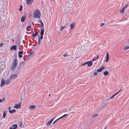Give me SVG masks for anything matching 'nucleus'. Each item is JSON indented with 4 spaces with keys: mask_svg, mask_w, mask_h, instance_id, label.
<instances>
[{
    "mask_svg": "<svg viewBox=\"0 0 129 129\" xmlns=\"http://www.w3.org/2000/svg\"><path fill=\"white\" fill-rule=\"evenodd\" d=\"M18 63V61L17 59H14L11 68L12 70H14L16 68Z\"/></svg>",
    "mask_w": 129,
    "mask_h": 129,
    "instance_id": "nucleus-1",
    "label": "nucleus"
},
{
    "mask_svg": "<svg viewBox=\"0 0 129 129\" xmlns=\"http://www.w3.org/2000/svg\"><path fill=\"white\" fill-rule=\"evenodd\" d=\"M40 15V12L39 10H34V16L35 18H39Z\"/></svg>",
    "mask_w": 129,
    "mask_h": 129,
    "instance_id": "nucleus-2",
    "label": "nucleus"
},
{
    "mask_svg": "<svg viewBox=\"0 0 129 129\" xmlns=\"http://www.w3.org/2000/svg\"><path fill=\"white\" fill-rule=\"evenodd\" d=\"M55 117H55L52 119H51L50 121H48L46 123V126H49L51 124L53 120H54Z\"/></svg>",
    "mask_w": 129,
    "mask_h": 129,
    "instance_id": "nucleus-3",
    "label": "nucleus"
},
{
    "mask_svg": "<svg viewBox=\"0 0 129 129\" xmlns=\"http://www.w3.org/2000/svg\"><path fill=\"white\" fill-rule=\"evenodd\" d=\"M36 107L35 105H31L29 107V109L30 110H34L36 108Z\"/></svg>",
    "mask_w": 129,
    "mask_h": 129,
    "instance_id": "nucleus-4",
    "label": "nucleus"
},
{
    "mask_svg": "<svg viewBox=\"0 0 129 129\" xmlns=\"http://www.w3.org/2000/svg\"><path fill=\"white\" fill-rule=\"evenodd\" d=\"M19 126L21 128H24V125L22 123V121H20L19 122Z\"/></svg>",
    "mask_w": 129,
    "mask_h": 129,
    "instance_id": "nucleus-5",
    "label": "nucleus"
},
{
    "mask_svg": "<svg viewBox=\"0 0 129 129\" xmlns=\"http://www.w3.org/2000/svg\"><path fill=\"white\" fill-rule=\"evenodd\" d=\"M20 103L18 104H16L14 106V108L16 109L20 108Z\"/></svg>",
    "mask_w": 129,
    "mask_h": 129,
    "instance_id": "nucleus-6",
    "label": "nucleus"
},
{
    "mask_svg": "<svg viewBox=\"0 0 129 129\" xmlns=\"http://www.w3.org/2000/svg\"><path fill=\"white\" fill-rule=\"evenodd\" d=\"M17 124H14L9 127V129H15L17 128Z\"/></svg>",
    "mask_w": 129,
    "mask_h": 129,
    "instance_id": "nucleus-7",
    "label": "nucleus"
},
{
    "mask_svg": "<svg viewBox=\"0 0 129 129\" xmlns=\"http://www.w3.org/2000/svg\"><path fill=\"white\" fill-rule=\"evenodd\" d=\"M66 5H64L63 6V7L65 8V9H64V12L65 13H67V12H68V10H67L68 9H69V8L68 7V6H67L66 7Z\"/></svg>",
    "mask_w": 129,
    "mask_h": 129,
    "instance_id": "nucleus-8",
    "label": "nucleus"
},
{
    "mask_svg": "<svg viewBox=\"0 0 129 129\" xmlns=\"http://www.w3.org/2000/svg\"><path fill=\"white\" fill-rule=\"evenodd\" d=\"M105 68L104 67H101L100 68L98 69L97 70V72L99 73L101 72Z\"/></svg>",
    "mask_w": 129,
    "mask_h": 129,
    "instance_id": "nucleus-9",
    "label": "nucleus"
},
{
    "mask_svg": "<svg viewBox=\"0 0 129 129\" xmlns=\"http://www.w3.org/2000/svg\"><path fill=\"white\" fill-rule=\"evenodd\" d=\"M4 85H5V80L2 79L1 81V82L0 84V86H3Z\"/></svg>",
    "mask_w": 129,
    "mask_h": 129,
    "instance_id": "nucleus-10",
    "label": "nucleus"
},
{
    "mask_svg": "<svg viewBox=\"0 0 129 129\" xmlns=\"http://www.w3.org/2000/svg\"><path fill=\"white\" fill-rule=\"evenodd\" d=\"M75 23H71L70 24V26L71 29L74 28L75 27Z\"/></svg>",
    "mask_w": 129,
    "mask_h": 129,
    "instance_id": "nucleus-11",
    "label": "nucleus"
},
{
    "mask_svg": "<svg viewBox=\"0 0 129 129\" xmlns=\"http://www.w3.org/2000/svg\"><path fill=\"white\" fill-rule=\"evenodd\" d=\"M17 49V48L16 46L12 45L10 48V50H13L15 51Z\"/></svg>",
    "mask_w": 129,
    "mask_h": 129,
    "instance_id": "nucleus-12",
    "label": "nucleus"
},
{
    "mask_svg": "<svg viewBox=\"0 0 129 129\" xmlns=\"http://www.w3.org/2000/svg\"><path fill=\"white\" fill-rule=\"evenodd\" d=\"M87 64H88V67H90L92 66V62L91 61L87 62H86Z\"/></svg>",
    "mask_w": 129,
    "mask_h": 129,
    "instance_id": "nucleus-13",
    "label": "nucleus"
},
{
    "mask_svg": "<svg viewBox=\"0 0 129 129\" xmlns=\"http://www.w3.org/2000/svg\"><path fill=\"white\" fill-rule=\"evenodd\" d=\"M17 76L16 75H14L12 76L10 78V79L11 80H13L15 79V78L17 77Z\"/></svg>",
    "mask_w": 129,
    "mask_h": 129,
    "instance_id": "nucleus-14",
    "label": "nucleus"
},
{
    "mask_svg": "<svg viewBox=\"0 0 129 129\" xmlns=\"http://www.w3.org/2000/svg\"><path fill=\"white\" fill-rule=\"evenodd\" d=\"M33 0H26V2L27 4H29L33 2Z\"/></svg>",
    "mask_w": 129,
    "mask_h": 129,
    "instance_id": "nucleus-15",
    "label": "nucleus"
},
{
    "mask_svg": "<svg viewBox=\"0 0 129 129\" xmlns=\"http://www.w3.org/2000/svg\"><path fill=\"white\" fill-rule=\"evenodd\" d=\"M109 59V55L108 54V52H107L106 54V62H107L108 61Z\"/></svg>",
    "mask_w": 129,
    "mask_h": 129,
    "instance_id": "nucleus-16",
    "label": "nucleus"
},
{
    "mask_svg": "<svg viewBox=\"0 0 129 129\" xmlns=\"http://www.w3.org/2000/svg\"><path fill=\"white\" fill-rule=\"evenodd\" d=\"M0 67L2 69H4L6 67V65L4 63L2 64L1 65Z\"/></svg>",
    "mask_w": 129,
    "mask_h": 129,
    "instance_id": "nucleus-17",
    "label": "nucleus"
},
{
    "mask_svg": "<svg viewBox=\"0 0 129 129\" xmlns=\"http://www.w3.org/2000/svg\"><path fill=\"white\" fill-rule=\"evenodd\" d=\"M10 82V80L9 79H8L5 81V85H7L9 84Z\"/></svg>",
    "mask_w": 129,
    "mask_h": 129,
    "instance_id": "nucleus-18",
    "label": "nucleus"
},
{
    "mask_svg": "<svg viewBox=\"0 0 129 129\" xmlns=\"http://www.w3.org/2000/svg\"><path fill=\"white\" fill-rule=\"evenodd\" d=\"M25 16H22L21 18V21L22 22H24L25 20Z\"/></svg>",
    "mask_w": 129,
    "mask_h": 129,
    "instance_id": "nucleus-19",
    "label": "nucleus"
},
{
    "mask_svg": "<svg viewBox=\"0 0 129 129\" xmlns=\"http://www.w3.org/2000/svg\"><path fill=\"white\" fill-rule=\"evenodd\" d=\"M103 74L105 76H106L108 75L109 73L108 71H106L103 73Z\"/></svg>",
    "mask_w": 129,
    "mask_h": 129,
    "instance_id": "nucleus-20",
    "label": "nucleus"
},
{
    "mask_svg": "<svg viewBox=\"0 0 129 129\" xmlns=\"http://www.w3.org/2000/svg\"><path fill=\"white\" fill-rule=\"evenodd\" d=\"M44 29H42L41 30L40 35L41 36L43 35L44 33Z\"/></svg>",
    "mask_w": 129,
    "mask_h": 129,
    "instance_id": "nucleus-21",
    "label": "nucleus"
},
{
    "mask_svg": "<svg viewBox=\"0 0 129 129\" xmlns=\"http://www.w3.org/2000/svg\"><path fill=\"white\" fill-rule=\"evenodd\" d=\"M125 10V9H124V8H123L122 10H120V13L121 14H123L124 13V11Z\"/></svg>",
    "mask_w": 129,
    "mask_h": 129,
    "instance_id": "nucleus-22",
    "label": "nucleus"
},
{
    "mask_svg": "<svg viewBox=\"0 0 129 129\" xmlns=\"http://www.w3.org/2000/svg\"><path fill=\"white\" fill-rule=\"evenodd\" d=\"M16 110L14 109H12V110H10L9 112L11 113H12L15 112Z\"/></svg>",
    "mask_w": 129,
    "mask_h": 129,
    "instance_id": "nucleus-23",
    "label": "nucleus"
},
{
    "mask_svg": "<svg viewBox=\"0 0 129 129\" xmlns=\"http://www.w3.org/2000/svg\"><path fill=\"white\" fill-rule=\"evenodd\" d=\"M99 55H98V56H97L96 58H95V57L93 58L92 59V60L93 61H94L95 60H96V59H98L99 58Z\"/></svg>",
    "mask_w": 129,
    "mask_h": 129,
    "instance_id": "nucleus-24",
    "label": "nucleus"
},
{
    "mask_svg": "<svg viewBox=\"0 0 129 129\" xmlns=\"http://www.w3.org/2000/svg\"><path fill=\"white\" fill-rule=\"evenodd\" d=\"M129 48V46H125L124 47V50H127Z\"/></svg>",
    "mask_w": 129,
    "mask_h": 129,
    "instance_id": "nucleus-25",
    "label": "nucleus"
},
{
    "mask_svg": "<svg viewBox=\"0 0 129 129\" xmlns=\"http://www.w3.org/2000/svg\"><path fill=\"white\" fill-rule=\"evenodd\" d=\"M6 114V113L5 111H4L3 114V118H4L5 117Z\"/></svg>",
    "mask_w": 129,
    "mask_h": 129,
    "instance_id": "nucleus-26",
    "label": "nucleus"
},
{
    "mask_svg": "<svg viewBox=\"0 0 129 129\" xmlns=\"http://www.w3.org/2000/svg\"><path fill=\"white\" fill-rule=\"evenodd\" d=\"M38 35V32H36V33L34 34H33V36L34 37H35Z\"/></svg>",
    "mask_w": 129,
    "mask_h": 129,
    "instance_id": "nucleus-27",
    "label": "nucleus"
},
{
    "mask_svg": "<svg viewBox=\"0 0 129 129\" xmlns=\"http://www.w3.org/2000/svg\"><path fill=\"white\" fill-rule=\"evenodd\" d=\"M117 94L116 93L114 94V95H113L112 96H111V97L110 98V99H113L114 97L115 96V95H116Z\"/></svg>",
    "mask_w": 129,
    "mask_h": 129,
    "instance_id": "nucleus-28",
    "label": "nucleus"
},
{
    "mask_svg": "<svg viewBox=\"0 0 129 129\" xmlns=\"http://www.w3.org/2000/svg\"><path fill=\"white\" fill-rule=\"evenodd\" d=\"M65 26H61V29L60 30V31H61L65 27Z\"/></svg>",
    "mask_w": 129,
    "mask_h": 129,
    "instance_id": "nucleus-29",
    "label": "nucleus"
},
{
    "mask_svg": "<svg viewBox=\"0 0 129 129\" xmlns=\"http://www.w3.org/2000/svg\"><path fill=\"white\" fill-rule=\"evenodd\" d=\"M98 116V114H94L93 115V118H94L95 117H97Z\"/></svg>",
    "mask_w": 129,
    "mask_h": 129,
    "instance_id": "nucleus-30",
    "label": "nucleus"
},
{
    "mask_svg": "<svg viewBox=\"0 0 129 129\" xmlns=\"http://www.w3.org/2000/svg\"><path fill=\"white\" fill-rule=\"evenodd\" d=\"M39 22H40L42 26H43L44 25V24L41 21H39Z\"/></svg>",
    "mask_w": 129,
    "mask_h": 129,
    "instance_id": "nucleus-31",
    "label": "nucleus"
},
{
    "mask_svg": "<svg viewBox=\"0 0 129 129\" xmlns=\"http://www.w3.org/2000/svg\"><path fill=\"white\" fill-rule=\"evenodd\" d=\"M60 119H59V118H58V119H56V120L53 123V124H54L55 123V122L57 121H58V120H59Z\"/></svg>",
    "mask_w": 129,
    "mask_h": 129,
    "instance_id": "nucleus-32",
    "label": "nucleus"
},
{
    "mask_svg": "<svg viewBox=\"0 0 129 129\" xmlns=\"http://www.w3.org/2000/svg\"><path fill=\"white\" fill-rule=\"evenodd\" d=\"M41 41V40L40 39L39 36V40H38V44H39L40 43Z\"/></svg>",
    "mask_w": 129,
    "mask_h": 129,
    "instance_id": "nucleus-33",
    "label": "nucleus"
},
{
    "mask_svg": "<svg viewBox=\"0 0 129 129\" xmlns=\"http://www.w3.org/2000/svg\"><path fill=\"white\" fill-rule=\"evenodd\" d=\"M67 115V114H64V115H63V116H61V117H60L59 118V119H61V118L64 117L66 116Z\"/></svg>",
    "mask_w": 129,
    "mask_h": 129,
    "instance_id": "nucleus-34",
    "label": "nucleus"
},
{
    "mask_svg": "<svg viewBox=\"0 0 129 129\" xmlns=\"http://www.w3.org/2000/svg\"><path fill=\"white\" fill-rule=\"evenodd\" d=\"M123 89L122 88V89H120L119 90V91L118 92H117L116 93L117 94L119 92H120V91H122L123 90Z\"/></svg>",
    "mask_w": 129,
    "mask_h": 129,
    "instance_id": "nucleus-35",
    "label": "nucleus"
},
{
    "mask_svg": "<svg viewBox=\"0 0 129 129\" xmlns=\"http://www.w3.org/2000/svg\"><path fill=\"white\" fill-rule=\"evenodd\" d=\"M20 8L19 9V10L20 11H21L22 10V6L21 5L20 6Z\"/></svg>",
    "mask_w": 129,
    "mask_h": 129,
    "instance_id": "nucleus-36",
    "label": "nucleus"
},
{
    "mask_svg": "<svg viewBox=\"0 0 129 129\" xmlns=\"http://www.w3.org/2000/svg\"><path fill=\"white\" fill-rule=\"evenodd\" d=\"M23 53V52L22 51H19L18 52V54H22Z\"/></svg>",
    "mask_w": 129,
    "mask_h": 129,
    "instance_id": "nucleus-37",
    "label": "nucleus"
},
{
    "mask_svg": "<svg viewBox=\"0 0 129 129\" xmlns=\"http://www.w3.org/2000/svg\"><path fill=\"white\" fill-rule=\"evenodd\" d=\"M105 24V23H101L100 26L101 27H102L103 26V25Z\"/></svg>",
    "mask_w": 129,
    "mask_h": 129,
    "instance_id": "nucleus-38",
    "label": "nucleus"
},
{
    "mask_svg": "<svg viewBox=\"0 0 129 129\" xmlns=\"http://www.w3.org/2000/svg\"><path fill=\"white\" fill-rule=\"evenodd\" d=\"M20 54H18V57L20 58H21L22 57V56Z\"/></svg>",
    "mask_w": 129,
    "mask_h": 129,
    "instance_id": "nucleus-39",
    "label": "nucleus"
},
{
    "mask_svg": "<svg viewBox=\"0 0 129 129\" xmlns=\"http://www.w3.org/2000/svg\"><path fill=\"white\" fill-rule=\"evenodd\" d=\"M63 56L64 57H66L68 56V55L67 54H63Z\"/></svg>",
    "mask_w": 129,
    "mask_h": 129,
    "instance_id": "nucleus-40",
    "label": "nucleus"
},
{
    "mask_svg": "<svg viewBox=\"0 0 129 129\" xmlns=\"http://www.w3.org/2000/svg\"><path fill=\"white\" fill-rule=\"evenodd\" d=\"M94 74L95 76H96L97 74V72H95L94 73Z\"/></svg>",
    "mask_w": 129,
    "mask_h": 129,
    "instance_id": "nucleus-41",
    "label": "nucleus"
},
{
    "mask_svg": "<svg viewBox=\"0 0 129 129\" xmlns=\"http://www.w3.org/2000/svg\"><path fill=\"white\" fill-rule=\"evenodd\" d=\"M110 98L108 99H107L106 100V102H108L110 100Z\"/></svg>",
    "mask_w": 129,
    "mask_h": 129,
    "instance_id": "nucleus-42",
    "label": "nucleus"
},
{
    "mask_svg": "<svg viewBox=\"0 0 129 129\" xmlns=\"http://www.w3.org/2000/svg\"><path fill=\"white\" fill-rule=\"evenodd\" d=\"M43 38V35L41 36L40 38V39L41 40Z\"/></svg>",
    "mask_w": 129,
    "mask_h": 129,
    "instance_id": "nucleus-43",
    "label": "nucleus"
},
{
    "mask_svg": "<svg viewBox=\"0 0 129 129\" xmlns=\"http://www.w3.org/2000/svg\"><path fill=\"white\" fill-rule=\"evenodd\" d=\"M127 6H128V5H125V6L123 8H124V9H125V8H126L127 7Z\"/></svg>",
    "mask_w": 129,
    "mask_h": 129,
    "instance_id": "nucleus-44",
    "label": "nucleus"
},
{
    "mask_svg": "<svg viewBox=\"0 0 129 129\" xmlns=\"http://www.w3.org/2000/svg\"><path fill=\"white\" fill-rule=\"evenodd\" d=\"M11 107H9V108H8V109L9 110V112H10V110H11Z\"/></svg>",
    "mask_w": 129,
    "mask_h": 129,
    "instance_id": "nucleus-45",
    "label": "nucleus"
},
{
    "mask_svg": "<svg viewBox=\"0 0 129 129\" xmlns=\"http://www.w3.org/2000/svg\"><path fill=\"white\" fill-rule=\"evenodd\" d=\"M2 99H0V103L2 102Z\"/></svg>",
    "mask_w": 129,
    "mask_h": 129,
    "instance_id": "nucleus-46",
    "label": "nucleus"
},
{
    "mask_svg": "<svg viewBox=\"0 0 129 129\" xmlns=\"http://www.w3.org/2000/svg\"><path fill=\"white\" fill-rule=\"evenodd\" d=\"M3 45V44L2 43L1 44H0V46H2Z\"/></svg>",
    "mask_w": 129,
    "mask_h": 129,
    "instance_id": "nucleus-47",
    "label": "nucleus"
},
{
    "mask_svg": "<svg viewBox=\"0 0 129 129\" xmlns=\"http://www.w3.org/2000/svg\"><path fill=\"white\" fill-rule=\"evenodd\" d=\"M86 64V63H83V64L82 65V66H83V65H84L85 64Z\"/></svg>",
    "mask_w": 129,
    "mask_h": 129,
    "instance_id": "nucleus-48",
    "label": "nucleus"
},
{
    "mask_svg": "<svg viewBox=\"0 0 129 129\" xmlns=\"http://www.w3.org/2000/svg\"><path fill=\"white\" fill-rule=\"evenodd\" d=\"M49 96H50V94H49Z\"/></svg>",
    "mask_w": 129,
    "mask_h": 129,
    "instance_id": "nucleus-49",
    "label": "nucleus"
},
{
    "mask_svg": "<svg viewBox=\"0 0 129 129\" xmlns=\"http://www.w3.org/2000/svg\"><path fill=\"white\" fill-rule=\"evenodd\" d=\"M105 129H106V128H105Z\"/></svg>",
    "mask_w": 129,
    "mask_h": 129,
    "instance_id": "nucleus-50",
    "label": "nucleus"
}]
</instances>
